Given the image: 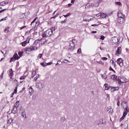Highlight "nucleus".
<instances>
[{
  "label": "nucleus",
  "mask_w": 129,
  "mask_h": 129,
  "mask_svg": "<svg viewBox=\"0 0 129 129\" xmlns=\"http://www.w3.org/2000/svg\"><path fill=\"white\" fill-rule=\"evenodd\" d=\"M50 29V30H51V32H52V33L53 31H54L55 30V28L54 27H52L50 29Z\"/></svg>",
  "instance_id": "obj_31"
},
{
  "label": "nucleus",
  "mask_w": 129,
  "mask_h": 129,
  "mask_svg": "<svg viewBox=\"0 0 129 129\" xmlns=\"http://www.w3.org/2000/svg\"><path fill=\"white\" fill-rule=\"evenodd\" d=\"M36 95H34L32 97V99L33 100H35V99L36 98Z\"/></svg>",
  "instance_id": "obj_49"
},
{
  "label": "nucleus",
  "mask_w": 129,
  "mask_h": 129,
  "mask_svg": "<svg viewBox=\"0 0 129 129\" xmlns=\"http://www.w3.org/2000/svg\"><path fill=\"white\" fill-rule=\"evenodd\" d=\"M127 102H122L121 104V105L122 106V108L123 109H125V108H126L128 106L127 105Z\"/></svg>",
  "instance_id": "obj_9"
},
{
  "label": "nucleus",
  "mask_w": 129,
  "mask_h": 129,
  "mask_svg": "<svg viewBox=\"0 0 129 129\" xmlns=\"http://www.w3.org/2000/svg\"><path fill=\"white\" fill-rule=\"evenodd\" d=\"M40 41V40H36L34 42V44H37L38 43H39Z\"/></svg>",
  "instance_id": "obj_29"
},
{
  "label": "nucleus",
  "mask_w": 129,
  "mask_h": 129,
  "mask_svg": "<svg viewBox=\"0 0 129 129\" xmlns=\"http://www.w3.org/2000/svg\"><path fill=\"white\" fill-rule=\"evenodd\" d=\"M116 62L120 67L123 66V63L121 58H118Z\"/></svg>",
  "instance_id": "obj_6"
},
{
  "label": "nucleus",
  "mask_w": 129,
  "mask_h": 129,
  "mask_svg": "<svg viewBox=\"0 0 129 129\" xmlns=\"http://www.w3.org/2000/svg\"><path fill=\"white\" fill-rule=\"evenodd\" d=\"M111 42L114 44H119V41L118 39L116 37H114L112 38Z\"/></svg>",
  "instance_id": "obj_4"
},
{
  "label": "nucleus",
  "mask_w": 129,
  "mask_h": 129,
  "mask_svg": "<svg viewBox=\"0 0 129 129\" xmlns=\"http://www.w3.org/2000/svg\"><path fill=\"white\" fill-rule=\"evenodd\" d=\"M124 18H118L117 21L118 23L121 24L124 21Z\"/></svg>",
  "instance_id": "obj_10"
},
{
  "label": "nucleus",
  "mask_w": 129,
  "mask_h": 129,
  "mask_svg": "<svg viewBox=\"0 0 129 129\" xmlns=\"http://www.w3.org/2000/svg\"><path fill=\"white\" fill-rule=\"evenodd\" d=\"M52 63V62H49L47 63H46V66L47 65H49L51 64Z\"/></svg>",
  "instance_id": "obj_52"
},
{
  "label": "nucleus",
  "mask_w": 129,
  "mask_h": 129,
  "mask_svg": "<svg viewBox=\"0 0 129 129\" xmlns=\"http://www.w3.org/2000/svg\"><path fill=\"white\" fill-rule=\"evenodd\" d=\"M124 78L119 77L117 81V83H118L119 85H121L124 82H125V80H124Z\"/></svg>",
  "instance_id": "obj_5"
},
{
  "label": "nucleus",
  "mask_w": 129,
  "mask_h": 129,
  "mask_svg": "<svg viewBox=\"0 0 129 129\" xmlns=\"http://www.w3.org/2000/svg\"><path fill=\"white\" fill-rule=\"evenodd\" d=\"M67 16H69L71 15V14L70 13H68L67 14Z\"/></svg>",
  "instance_id": "obj_64"
},
{
  "label": "nucleus",
  "mask_w": 129,
  "mask_h": 129,
  "mask_svg": "<svg viewBox=\"0 0 129 129\" xmlns=\"http://www.w3.org/2000/svg\"><path fill=\"white\" fill-rule=\"evenodd\" d=\"M30 39V38H29L28 37V38H27L26 41L27 42V43H29Z\"/></svg>",
  "instance_id": "obj_48"
},
{
  "label": "nucleus",
  "mask_w": 129,
  "mask_h": 129,
  "mask_svg": "<svg viewBox=\"0 0 129 129\" xmlns=\"http://www.w3.org/2000/svg\"><path fill=\"white\" fill-rule=\"evenodd\" d=\"M41 65L43 67L46 66V62H42L41 63Z\"/></svg>",
  "instance_id": "obj_33"
},
{
  "label": "nucleus",
  "mask_w": 129,
  "mask_h": 129,
  "mask_svg": "<svg viewBox=\"0 0 129 129\" xmlns=\"http://www.w3.org/2000/svg\"><path fill=\"white\" fill-rule=\"evenodd\" d=\"M91 4H87L85 8H86V7H88V6H91Z\"/></svg>",
  "instance_id": "obj_53"
},
{
  "label": "nucleus",
  "mask_w": 129,
  "mask_h": 129,
  "mask_svg": "<svg viewBox=\"0 0 129 129\" xmlns=\"http://www.w3.org/2000/svg\"><path fill=\"white\" fill-rule=\"evenodd\" d=\"M26 27V26H23L21 27L20 28V29L21 30Z\"/></svg>",
  "instance_id": "obj_55"
},
{
  "label": "nucleus",
  "mask_w": 129,
  "mask_h": 129,
  "mask_svg": "<svg viewBox=\"0 0 129 129\" xmlns=\"http://www.w3.org/2000/svg\"><path fill=\"white\" fill-rule=\"evenodd\" d=\"M124 117H123L122 116V117L120 118V121H122L124 119Z\"/></svg>",
  "instance_id": "obj_56"
},
{
  "label": "nucleus",
  "mask_w": 129,
  "mask_h": 129,
  "mask_svg": "<svg viewBox=\"0 0 129 129\" xmlns=\"http://www.w3.org/2000/svg\"><path fill=\"white\" fill-rule=\"evenodd\" d=\"M36 86H37V88L41 89L43 88L44 85L42 83H37Z\"/></svg>",
  "instance_id": "obj_7"
},
{
  "label": "nucleus",
  "mask_w": 129,
  "mask_h": 129,
  "mask_svg": "<svg viewBox=\"0 0 129 129\" xmlns=\"http://www.w3.org/2000/svg\"><path fill=\"white\" fill-rule=\"evenodd\" d=\"M13 56L14 57V58H16L17 60L19 59L20 58V57L16 53H14Z\"/></svg>",
  "instance_id": "obj_18"
},
{
  "label": "nucleus",
  "mask_w": 129,
  "mask_h": 129,
  "mask_svg": "<svg viewBox=\"0 0 129 129\" xmlns=\"http://www.w3.org/2000/svg\"><path fill=\"white\" fill-rule=\"evenodd\" d=\"M105 38V37L104 36L102 35L101 36V37L100 38V39L102 40H104Z\"/></svg>",
  "instance_id": "obj_40"
},
{
  "label": "nucleus",
  "mask_w": 129,
  "mask_h": 129,
  "mask_svg": "<svg viewBox=\"0 0 129 129\" xmlns=\"http://www.w3.org/2000/svg\"><path fill=\"white\" fill-rule=\"evenodd\" d=\"M42 56V54H39L38 57L40 58H41Z\"/></svg>",
  "instance_id": "obj_47"
},
{
  "label": "nucleus",
  "mask_w": 129,
  "mask_h": 129,
  "mask_svg": "<svg viewBox=\"0 0 129 129\" xmlns=\"http://www.w3.org/2000/svg\"><path fill=\"white\" fill-rule=\"evenodd\" d=\"M26 76H22V77H21L20 78V80H22V79H24L25 78H26Z\"/></svg>",
  "instance_id": "obj_42"
},
{
  "label": "nucleus",
  "mask_w": 129,
  "mask_h": 129,
  "mask_svg": "<svg viewBox=\"0 0 129 129\" xmlns=\"http://www.w3.org/2000/svg\"><path fill=\"white\" fill-rule=\"evenodd\" d=\"M117 16L118 18H124V15L121 13H118L117 14Z\"/></svg>",
  "instance_id": "obj_16"
},
{
  "label": "nucleus",
  "mask_w": 129,
  "mask_h": 129,
  "mask_svg": "<svg viewBox=\"0 0 129 129\" xmlns=\"http://www.w3.org/2000/svg\"><path fill=\"white\" fill-rule=\"evenodd\" d=\"M18 53L19 56V57H20L23 54V51H19L18 52Z\"/></svg>",
  "instance_id": "obj_26"
},
{
  "label": "nucleus",
  "mask_w": 129,
  "mask_h": 129,
  "mask_svg": "<svg viewBox=\"0 0 129 129\" xmlns=\"http://www.w3.org/2000/svg\"><path fill=\"white\" fill-rule=\"evenodd\" d=\"M8 74L10 75L11 76H12L13 75V73L12 69L10 70L8 72Z\"/></svg>",
  "instance_id": "obj_22"
},
{
  "label": "nucleus",
  "mask_w": 129,
  "mask_h": 129,
  "mask_svg": "<svg viewBox=\"0 0 129 129\" xmlns=\"http://www.w3.org/2000/svg\"><path fill=\"white\" fill-rule=\"evenodd\" d=\"M117 78V76L115 75H111L110 79L113 80H115Z\"/></svg>",
  "instance_id": "obj_15"
},
{
  "label": "nucleus",
  "mask_w": 129,
  "mask_h": 129,
  "mask_svg": "<svg viewBox=\"0 0 129 129\" xmlns=\"http://www.w3.org/2000/svg\"><path fill=\"white\" fill-rule=\"evenodd\" d=\"M36 71L34 70L32 72V75L31 76V77L32 78H33L35 76L36 73Z\"/></svg>",
  "instance_id": "obj_28"
},
{
  "label": "nucleus",
  "mask_w": 129,
  "mask_h": 129,
  "mask_svg": "<svg viewBox=\"0 0 129 129\" xmlns=\"http://www.w3.org/2000/svg\"><path fill=\"white\" fill-rule=\"evenodd\" d=\"M29 92H30V93H31L32 94L34 92V90L31 87H30V89L29 90Z\"/></svg>",
  "instance_id": "obj_24"
},
{
  "label": "nucleus",
  "mask_w": 129,
  "mask_h": 129,
  "mask_svg": "<svg viewBox=\"0 0 129 129\" xmlns=\"http://www.w3.org/2000/svg\"><path fill=\"white\" fill-rule=\"evenodd\" d=\"M76 42V41L75 40H73L72 41H70L68 49V50L69 52L73 51L75 48V44Z\"/></svg>",
  "instance_id": "obj_1"
},
{
  "label": "nucleus",
  "mask_w": 129,
  "mask_h": 129,
  "mask_svg": "<svg viewBox=\"0 0 129 129\" xmlns=\"http://www.w3.org/2000/svg\"><path fill=\"white\" fill-rule=\"evenodd\" d=\"M97 62L99 63H100L101 64L104 63L101 61H97Z\"/></svg>",
  "instance_id": "obj_58"
},
{
  "label": "nucleus",
  "mask_w": 129,
  "mask_h": 129,
  "mask_svg": "<svg viewBox=\"0 0 129 129\" xmlns=\"http://www.w3.org/2000/svg\"><path fill=\"white\" fill-rule=\"evenodd\" d=\"M19 62H18L17 63V64H16V68H18L19 67Z\"/></svg>",
  "instance_id": "obj_54"
},
{
  "label": "nucleus",
  "mask_w": 129,
  "mask_h": 129,
  "mask_svg": "<svg viewBox=\"0 0 129 129\" xmlns=\"http://www.w3.org/2000/svg\"><path fill=\"white\" fill-rule=\"evenodd\" d=\"M17 108L16 107H14L13 108L12 111V112L14 114H16L17 112Z\"/></svg>",
  "instance_id": "obj_13"
},
{
  "label": "nucleus",
  "mask_w": 129,
  "mask_h": 129,
  "mask_svg": "<svg viewBox=\"0 0 129 129\" xmlns=\"http://www.w3.org/2000/svg\"><path fill=\"white\" fill-rule=\"evenodd\" d=\"M19 101H17L15 103V106L14 107H16L17 108V107L19 106Z\"/></svg>",
  "instance_id": "obj_21"
},
{
  "label": "nucleus",
  "mask_w": 129,
  "mask_h": 129,
  "mask_svg": "<svg viewBox=\"0 0 129 129\" xmlns=\"http://www.w3.org/2000/svg\"><path fill=\"white\" fill-rule=\"evenodd\" d=\"M9 31V27H7L5 29L4 31V32L6 33V34H7L8 33Z\"/></svg>",
  "instance_id": "obj_27"
},
{
  "label": "nucleus",
  "mask_w": 129,
  "mask_h": 129,
  "mask_svg": "<svg viewBox=\"0 0 129 129\" xmlns=\"http://www.w3.org/2000/svg\"><path fill=\"white\" fill-rule=\"evenodd\" d=\"M17 87H16L15 89L14 90V91L16 93H17Z\"/></svg>",
  "instance_id": "obj_51"
},
{
  "label": "nucleus",
  "mask_w": 129,
  "mask_h": 129,
  "mask_svg": "<svg viewBox=\"0 0 129 129\" xmlns=\"http://www.w3.org/2000/svg\"><path fill=\"white\" fill-rule=\"evenodd\" d=\"M66 120L65 117H62L61 119V121L62 122H64Z\"/></svg>",
  "instance_id": "obj_30"
},
{
  "label": "nucleus",
  "mask_w": 129,
  "mask_h": 129,
  "mask_svg": "<svg viewBox=\"0 0 129 129\" xmlns=\"http://www.w3.org/2000/svg\"><path fill=\"white\" fill-rule=\"evenodd\" d=\"M7 17H5L4 18H2L1 20V21H5L7 19Z\"/></svg>",
  "instance_id": "obj_43"
},
{
  "label": "nucleus",
  "mask_w": 129,
  "mask_h": 129,
  "mask_svg": "<svg viewBox=\"0 0 129 129\" xmlns=\"http://www.w3.org/2000/svg\"><path fill=\"white\" fill-rule=\"evenodd\" d=\"M103 0H99L98 1V3L99 4Z\"/></svg>",
  "instance_id": "obj_57"
},
{
  "label": "nucleus",
  "mask_w": 129,
  "mask_h": 129,
  "mask_svg": "<svg viewBox=\"0 0 129 129\" xmlns=\"http://www.w3.org/2000/svg\"><path fill=\"white\" fill-rule=\"evenodd\" d=\"M107 111L109 113H111L113 112V109L111 107H107Z\"/></svg>",
  "instance_id": "obj_14"
},
{
  "label": "nucleus",
  "mask_w": 129,
  "mask_h": 129,
  "mask_svg": "<svg viewBox=\"0 0 129 129\" xmlns=\"http://www.w3.org/2000/svg\"><path fill=\"white\" fill-rule=\"evenodd\" d=\"M4 71H3V72L2 73L1 75V76H0V78H1L2 79L3 78V75L4 74Z\"/></svg>",
  "instance_id": "obj_45"
},
{
  "label": "nucleus",
  "mask_w": 129,
  "mask_h": 129,
  "mask_svg": "<svg viewBox=\"0 0 129 129\" xmlns=\"http://www.w3.org/2000/svg\"><path fill=\"white\" fill-rule=\"evenodd\" d=\"M75 0H72L71 1V3H73V4L74 3V2H75Z\"/></svg>",
  "instance_id": "obj_63"
},
{
  "label": "nucleus",
  "mask_w": 129,
  "mask_h": 129,
  "mask_svg": "<svg viewBox=\"0 0 129 129\" xmlns=\"http://www.w3.org/2000/svg\"><path fill=\"white\" fill-rule=\"evenodd\" d=\"M121 47H119L117 49L116 51V53L115 54L117 56H118L119 54H120L121 53Z\"/></svg>",
  "instance_id": "obj_8"
},
{
  "label": "nucleus",
  "mask_w": 129,
  "mask_h": 129,
  "mask_svg": "<svg viewBox=\"0 0 129 129\" xmlns=\"http://www.w3.org/2000/svg\"><path fill=\"white\" fill-rule=\"evenodd\" d=\"M81 48H79L77 52L79 54H80L81 53Z\"/></svg>",
  "instance_id": "obj_38"
},
{
  "label": "nucleus",
  "mask_w": 129,
  "mask_h": 129,
  "mask_svg": "<svg viewBox=\"0 0 129 129\" xmlns=\"http://www.w3.org/2000/svg\"><path fill=\"white\" fill-rule=\"evenodd\" d=\"M52 32L50 29H48L42 34V35L43 38L49 36L52 34Z\"/></svg>",
  "instance_id": "obj_2"
},
{
  "label": "nucleus",
  "mask_w": 129,
  "mask_h": 129,
  "mask_svg": "<svg viewBox=\"0 0 129 129\" xmlns=\"http://www.w3.org/2000/svg\"><path fill=\"white\" fill-rule=\"evenodd\" d=\"M21 44L22 46H25L26 44L25 43H24L23 42H22Z\"/></svg>",
  "instance_id": "obj_50"
},
{
  "label": "nucleus",
  "mask_w": 129,
  "mask_h": 129,
  "mask_svg": "<svg viewBox=\"0 0 129 129\" xmlns=\"http://www.w3.org/2000/svg\"><path fill=\"white\" fill-rule=\"evenodd\" d=\"M41 40V44H44L47 42V40L44 39H41V40Z\"/></svg>",
  "instance_id": "obj_19"
},
{
  "label": "nucleus",
  "mask_w": 129,
  "mask_h": 129,
  "mask_svg": "<svg viewBox=\"0 0 129 129\" xmlns=\"http://www.w3.org/2000/svg\"><path fill=\"white\" fill-rule=\"evenodd\" d=\"M16 60H17L16 59L14 58V57L13 56L11 58L10 62H11L12 61H15Z\"/></svg>",
  "instance_id": "obj_25"
},
{
  "label": "nucleus",
  "mask_w": 129,
  "mask_h": 129,
  "mask_svg": "<svg viewBox=\"0 0 129 129\" xmlns=\"http://www.w3.org/2000/svg\"><path fill=\"white\" fill-rule=\"evenodd\" d=\"M101 17L102 18H104L106 17V16H110L111 15V14H108L107 15H106V14L103 13H100V14Z\"/></svg>",
  "instance_id": "obj_11"
},
{
  "label": "nucleus",
  "mask_w": 129,
  "mask_h": 129,
  "mask_svg": "<svg viewBox=\"0 0 129 129\" xmlns=\"http://www.w3.org/2000/svg\"><path fill=\"white\" fill-rule=\"evenodd\" d=\"M67 20V19L66 18L64 20L62 21L61 22V23L62 24L64 23H65L66 22Z\"/></svg>",
  "instance_id": "obj_36"
},
{
  "label": "nucleus",
  "mask_w": 129,
  "mask_h": 129,
  "mask_svg": "<svg viewBox=\"0 0 129 129\" xmlns=\"http://www.w3.org/2000/svg\"><path fill=\"white\" fill-rule=\"evenodd\" d=\"M62 63V62L60 61H58L57 63L56 64V65H57V64H58V65H60Z\"/></svg>",
  "instance_id": "obj_34"
},
{
  "label": "nucleus",
  "mask_w": 129,
  "mask_h": 129,
  "mask_svg": "<svg viewBox=\"0 0 129 129\" xmlns=\"http://www.w3.org/2000/svg\"><path fill=\"white\" fill-rule=\"evenodd\" d=\"M37 49V48L36 47L31 46L29 47L25 48L24 49V50L27 53L29 54V52L33 50Z\"/></svg>",
  "instance_id": "obj_3"
},
{
  "label": "nucleus",
  "mask_w": 129,
  "mask_h": 129,
  "mask_svg": "<svg viewBox=\"0 0 129 129\" xmlns=\"http://www.w3.org/2000/svg\"><path fill=\"white\" fill-rule=\"evenodd\" d=\"M115 3L116 5H117L119 6H121L122 5L121 3L120 2H116Z\"/></svg>",
  "instance_id": "obj_37"
},
{
  "label": "nucleus",
  "mask_w": 129,
  "mask_h": 129,
  "mask_svg": "<svg viewBox=\"0 0 129 129\" xmlns=\"http://www.w3.org/2000/svg\"><path fill=\"white\" fill-rule=\"evenodd\" d=\"M98 25H99V24H94L91 25V26H98Z\"/></svg>",
  "instance_id": "obj_60"
},
{
  "label": "nucleus",
  "mask_w": 129,
  "mask_h": 129,
  "mask_svg": "<svg viewBox=\"0 0 129 129\" xmlns=\"http://www.w3.org/2000/svg\"><path fill=\"white\" fill-rule=\"evenodd\" d=\"M114 90H118L119 88V87H114Z\"/></svg>",
  "instance_id": "obj_41"
},
{
  "label": "nucleus",
  "mask_w": 129,
  "mask_h": 129,
  "mask_svg": "<svg viewBox=\"0 0 129 129\" xmlns=\"http://www.w3.org/2000/svg\"><path fill=\"white\" fill-rule=\"evenodd\" d=\"M109 69L110 71H113V69L111 67H110L109 68Z\"/></svg>",
  "instance_id": "obj_59"
},
{
  "label": "nucleus",
  "mask_w": 129,
  "mask_h": 129,
  "mask_svg": "<svg viewBox=\"0 0 129 129\" xmlns=\"http://www.w3.org/2000/svg\"><path fill=\"white\" fill-rule=\"evenodd\" d=\"M8 3V2H5V1H3L1 3L0 5L1 6H4L6 5Z\"/></svg>",
  "instance_id": "obj_20"
},
{
  "label": "nucleus",
  "mask_w": 129,
  "mask_h": 129,
  "mask_svg": "<svg viewBox=\"0 0 129 129\" xmlns=\"http://www.w3.org/2000/svg\"><path fill=\"white\" fill-rule=\"evenodd\" d=\"M22 116L26 118V114L25 112V111L24 110H23V112L22 113Z\"/></svg>",
  "instance_id": "obj_23"
},
{
  "label": "nucleus",
  "mask_w": 129,
  "mask_h": 129,
  "mask_svg": "<svg viewBox=\"0 0 129 129\" xmlns=\"http://www.w3.org/2000/svg\"><path fill=\"white\" fill-rule=\"evenodd\" d=\"M59 15V14H57L55 16H54L53 17H52L51 18H55L56 17H57Z\"/></svg>",
  "instance_id": "obj_46"
},
{
  "label": "nucleus",
  "mask_w": 129,
  "mask_h": 129,
  "mask_svg": "<svg viewBox=\"0 0 129 129\" xmlns=\"http://www.w3.org/2000/svg\"><path fill=\"white\" fill-rule=\"evenodd\" d=\"M103 59L104 60H106L107 59V58L106 57H103Z\"/></svg>",
  "instance_id": "obj_62"
},
{
  "label": "nucleus",
  "mask_w": 129,
  "mask_h": 129,
  "mask_svg": "<svg viewBox=\"0 0 129 129\" xmlns=\"http://www.w3.org/2000/svg\"><path fill=\"white\" fill-rule=\"evenodd\" d=\"M124 109L126 111H126L127 113L129 112V108H128V107Z\"/></svg>",
  "instance_id": "obj_39"
},
{
  "label": "nucleus",
  "mask_w": 129,
  "mask_h": 129,
  "mask_svg": "<svg viewBox=\"0 0 129 129\" xmlns=\"http://www.w3.org/2000/svg\"><path fill=\"white\" fill-rule=\"evenodd\" d=\"M127 113L126 111H124L123 112V115L122 116L125 117L126 115L127 114Z\"/></svg>",
  "instance_id": "obj_35"
},
{
  "label": "nucleus",
  "mask_w": 129,
  "mask_h": 129,
  "mask_svg": "<svg viewBox=\"0 0 129 129\" xmlns=\"http://www.w3.org/2000/svg\"><path fill=\"white\" fill-rule=\"evenodd\" d=\"M101 77L103 79H105L107 78V75L106 73H104V74L101 75Z\"/></svg>",
  "instance_id": "obj_17"
},
{
  "label": "nucleus",
  "mask_w": 129,
  "mask_h": 129,
  "mask_svg": "<svg viewBox=\"0 0 129 129\" xmlns=\"http://www.w3.org/2000/svg\"><path fill=\"white\" fill-rule=\"evenodd\" d=\"M13 121V120L11 118H10L8 120V123H12Z\"/></svg>",
  "instance_id": "obj_32"
},
{
  "label": "nucleus",
  "mask_w": 129,
  "mask_h": 129,
  "mask_svg": "<svg viewBox=\"0 0 129 129\" xmlns=\"http://www.w3.org/2000/svg\"><path fill=\"white\" fill-rule=\"evenodd\" d=\"M105 87V90H108L110 88H111V89H112V87L108 86V84L107 83H105L104 85Z\"/></svg>",
  "instance_id": "obj_12"
},
{
  "label": "nucleus",
  "mask_w": 129,
  "mask_h": 129,
  "mask_svg": "<svg viewBox=\"0 0 129 129\" xmlns=\"http://www.w3.org/2000/svg\"><path fill=\"white\" fill-rule=\"evenodd\" d=\"M39 75L38 74V76H37L36 77L34 78V81H36L37 80V79L38 78Z\"/></svg>",
  "instance_id": "obj_44"
},
{
  "label": "nucleus",
  "mask_w": 129,
  "mask_h": 129,
  "mask_svg": "<svg viewBox=\"0 0 129 129\" xmlns=\"http://www.w3.org/2000/svg\"><path fill=\"white\" fill-rule=\"evenodd\" d=\"M119 104H120V102H119V101H118L117 102V105H118V106H119Z\"/></svg>",
  "instance_id": "obj_61"
}]
</instances>
